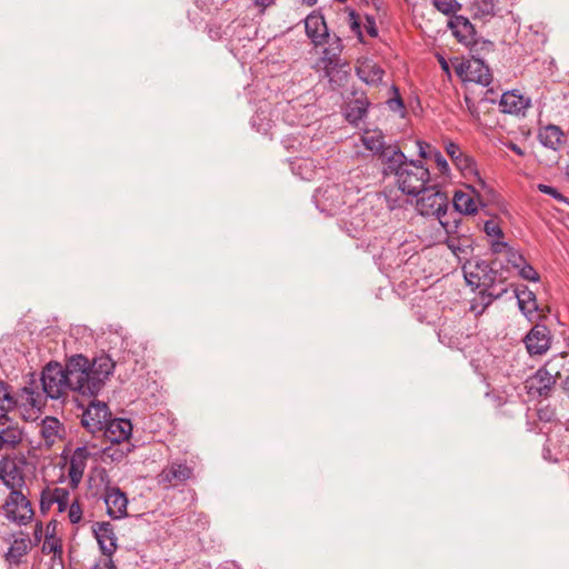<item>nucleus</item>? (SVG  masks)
Wrapping results in <instances>:
<instances>
[{
  "label": "nucleus",
  "mask_w": 569,
  "mask_h": 569,
  "mask_svg": "<svg viewBox=\"0 0 569 569\" xmlns=\"http://www.w3.org/2000/svg\"><path fill=\"white\" fill-rule=\"evenodd\" d=\"M71 381L78 386V393L94 397L112 375L114 361L104 353L92 362L82 355H76L71 357Z\"/></svg>",
  "instance_id": "1"
},
{
  "label": "nucleus",
  "mask_w": 569,
  "mask_h": 569,
  "mask_svg": "<svg viewBox=\"0 0 569 569\" xmlns=\"http://www.w3.org/2000/svg\"><path fill=\"white\" fill-rule=\"evenodd\" d=\"M71 358L66 368L58 362H49L42 370V390L48 398L58 400L64 397L68 389L78 392V386L71 381Z\"/></svg>",
  "instance_id": "2"
},
{
  "label": "nucleus",
  "mask_w": 569,
  "mask_h": 569,
  "mask_svg": "<svg viewBox=\"0 0 569 569\" xmlns=\"http://www.w3.org/2000/svg\"><path fill=\"white\" fill-rule=\"evenodd\" d=\"M416 201L417 211L425 217H435L446 232H452L451 221L447 216L449 206L448 197L445 192L437 190L435 187L425 188Z\"/></svg>",
  "instance_id": "3"
},
{
  "label": "nucleus",
  "mask_w": 569,
  "mask_h": 569,
  "mask_svg": "<svg viewBox=\"0 0 569 569\" xmlns=\"http://www.w3.org/2000/svg\"><path fill=\"white\" fill-rule=\"evenodd\" d=\"M393 176L398 188L409 196L420 194L430 181L429 169L420 160H408Z\"/></svg>",
  "instance_id": "4"
},
{
  "label": "nucleus",
  "mask_w": 569,
  "mask_h": 569,
  "mask_svg": "<svg viewBox=\"0 0 569 569\" xmlns=\"http://www.w3.org/2000/svg\"><path fill=\"white\" fill-rule=\"evenodd\" d=\"M19 401H21L22 406L40 409L44 405V397L32 382L21 388L18 398H14L11 395L10 387L0 380V412H10L17 407Z\"/></svg>",
  "instance_id": "5"
},
{
  "label": "nucleus",
  "mask_w": 569,
  "mask_h": 569,
  "mask_svg": "<svg viewBox=\"0 0 569 569\" xmlns=\"http://www.w3.org/2000/svg\"><path fill=\"white\" fill-rule=\"evenodd\" d=\"M326 47L321 51V57L315 64V69L321 70L325 73V77L329 79V81L333 80V72L341 66V53L343 50V44L341 39L332 34L328 39L325 40Z\"/></svg>",
  "instance_id": "6"
},
{
  "label": "nucleus",
  "mask_w": 569,
  "mask_h": 569,
  "mask_svg": "<svg viewBox=\"0 0 569 569\" xmlns=\"http://www.w3.org/2000/svg\"><path fill=\"white\" fill-rule=\"evenodd\" d=\"M3 510L6 517L18 525H27L34 515L30 501L21 490L10 491L3 505Z\"/></svg>",
  "instance_id": "7"
},
{
  "label": "nucleus",
  "mask_w": 569,
  "mask_h": 569,
  "mask_svg": "<svg viewBox=\"0 0 569 569\" xmlns=\"http://www.w3.org/2000/svg\"><path fill=\"white\" fill-rule=\"evenodd\" d=\"M547 370L546 367L539 368L531 377L525 381L527 393L533 397L549 398L557 382V376Z\"/></svg>",
  "instance_id": "8"
},
{
  "label": "nucleus",
  "mask_w": 569,
  "mask_h": 569,
  "mask_svg": "<svg viewBox=\"0 0 569 569\" xmlns=\"http://www.w3.org/2000/svg\"><path fill=\"white\" fill-rule=\"evenodd\" d=\"M23 439V431L18 421L8 413L0 415V452L17 449Z\"/></svg>",
  "instance_id": "9"
},
{
  "label": "nucleus",
  "mask_w": 569,
  "mask_h": 569,
  "mask_svg": "<svg viewBox=\"0 0 569 569\" xmlns=\"http://www.w3.org/2000/svg\"><path fill=\"white\" fill-rule=\"evenodd\" d=\"M111 412L106 402L91 401L88 408L82 413V426L90 432L103 430L107 422L110 420Z\"/></svg>",
  "instance_id": "10"
},
{
  "label": "nucleus",
  "mask_w": 569,
  "mask_h": 569,
  "mask_svg": "<svg viewBox=\"0 0 569 569\" xmlns=\"http://www.w3.org/2000/svg\"><path fill=\"white\" fill-rule=\"evenodd\" d=\"M0 480L10 491L21 490L24 475L16 458L6 456L0 459Z\"/></svg>",
  "instance_id": "11"
},
{
  "label": "nucleus",
  "mask_w": 569,
  "mask_h": 569,
  "mask_svg": "<svg viewBox=\"0 0 569 569\" xmlns=\"http://www.w3.org/2000/svg\"><path fill=\"white\" fill-rule=\"evenodd\" d=\"M192 477V469L183 462H171L157 476L158 485L163 488L177 487Z\"/></svg>",
  "instance_id": "12"
},
{
  "label": "nucleus",
  "mask_w": 569,
  "mask_h": 569,
  "mask_svg": "<svg viewBox=\"0 0 569 569\" xmlns=\"http://www.w3.org/2000/svg\"><path fill=\"white\" fill-rule=\"evenodd\" d=\"M457 72L469 82H476L487 87L491 82V73L489 68L480 59H471L459 64Z\"/></svg>",
  "instance_id": "13"
},
{
  "label": "nucleus",
  "mask_w": 569,
  "mask_h": 569,
  "mask_svg": "<svg viewBox=\"0 0 569 569\" xmlns=\"http://www.w3.org/2000/svg\"><path fill=\"white\" fill-rule=\"evenodd\" d=\"M467 191L458 190L453 194L455 209L466 216H472L478 212V208L483 206L482 199L473 187H468Z\"/></svg>",
  "instance_id": "14"
},
{
  "label": "nucleus",
  "mask_w": 569,
  "mask_h": 569,
  "mask_svg": "<svg viewBox=\"0 0 569 569\" xmlns=\"http://www.w3.org/2000/svg\"><path fill=\"white\" fill-rule=\"evenodd\" d=\"M91 452L87 447H78L73 450L69 461V482L71 488H77L82 480Z\"/></svg>",
  "instance_id": "15"
},
{
  "label": "nucleus",
  "mask_w": 569,
  "mask_h": 569,
  "mask_svg": "<svg viewBox=\"0 0 569 569\" xmlns=\"http://www.w3.org/2000/svg\"><path fill=\"white\" fill-rule=\"evenodd\" d=\"M103 498L107 512L112 519H121L127 516L128 498L118 487L108 486Z\"/></svg>",
  "instance_id": "16"
},
{
  "label": "nucleus",
  "mask_w": 569,
  "mask_h": 569,
  "mask_svg": "<svg viewBox=\"0 0 569 569\" xmlns=\"http://www.w3.org/2000/svg\"><path fill=\"white\" fill-rule=\"evenodd\" d=\"M39 435L42 441L41 446L50 449L57 442L62 440L64 436V428L57 418L47 416L39 425Z\"/></svg>",
  "instance_id": "17"
},
{
  "label": "nucleus",
  "mask_w": 569,
  "mask_h": 569,
  "mask_svg": "<svg viewBox=\"0 0 569 569\" xmlns=\"http://www.w3.org/2000/svg\"><path fill=\"white\" fill-rule=\"evenodd\" d=\"M525 342L530 355H543L550 348V331L546 326L536 325L526 336Z\"/></svg>",
  "instance_id": "18"
},
{
  "label": "nucleus",
  "mask_w": 569,
  "mask_h": 569,
  "mask_svg": "<svg viewBox=\"0 0 569 569\" xmlns=\"http://www.w3.org/2000/svg\"><path fill=\"white\" fill-rule=\"evenodd\" d=\"M445 149L455 166L461 171L463 176H478L473 159L470 156L463 153L457 143L448 141L445 146Z\"/></svg>",
  "instance_id": "19"
},
{
  "label": "nucleus",
  "mask_w": 569,
  "mask_h": 569,
  "mask_svg": "<svg viewBox=\"0 0 569 569\" xmlns=\"http://www.w3.org/2000/svg\"><path fill=\"white\" fill-rule=\"evenodd\" d=\"M356 73L365 83L378 86L382 81L385 70L373 60L360 58L356 63Z\"/></svg>",
  "instance_id": "20"
},
{
  "label": "nucleus",
  "mask_w": 569,
  "mask_h": 569,
  "mask_svg": "<svg viewBox=\"0 0 569 569\" xmlns=\"http://www.w3.org/2000/svg\"><path fill=\"white\" fill-rule=\"evenodd\" d=\"M132 425L128 419L109 420L103 428V435L110 443L129 442Z\"/></svg>",
  "instance_id": "21"
},
{
  "label": "nucleus",
  "mask_w": 569,
  "mask_h": 569,
  "mask_svg": "<svg viewBox=\"0 0 569 569\" xmlns=\"http://www.w3.org/2000/svg\"><path fill=\"white\" fill-rule=\"evenodd\" d=\"M92 528L102 553L110 557L117 549V537L112 525L109 522H96Z\"/></svg>",
  "instance_id": "22"
},
{
  "label": "nucleus",
  "mask_w": 569,
  "mask_h": 569,
  "mask_svg": "<svg viewBox=\"0 0 569 569\" xmlns=\"http://www.w3.org/2000/svg\"><path fill=\"white\" fill-rule=\"evenodd\" d=\"M306 33L311 39L315 47L323 46L325 40L331 37L328 32L326 21L322 16L311 13L305 20Z\"/></svg>",
  "instance_id": "23"
},
{
  "label": "nucleus",
  "mask_w": 569,
  "mask_h": 569,
  "mask_svg": "<svg viewBox=\"0 0 569 569\" xmlns=\"http://www.w3.org/2000/svg\"><path fill=\"white\" fill-rule=\"evenodd\" d=\"M377 156L385 164L386 174H395L408 161L403 152L396 144H386Z\"/></svg>",
  "instance_id": "24"
},
{
  "label": "nucleus",
  "mask_w": 569,
  "mask_h": 569,
  "mask_svg": "<svg viewBox=\"0 0 569 569\" xmlns=\"http://www.w3.org/2000/svg\"><path fill=\"white\" fill-rule=\"evenodd\" d=\"M538 139L545 147L552 150H559L566 143V136L563 131L556 124L540 127L538 131Z\"/></svg>",
  "instance_id": "25"
},
{
  "label": "nucleus",
  "mask_w": 569,
  "mask_h": 569,
  "mask_svg": "<svg viewBox=\"0 0 569 569\" xmlns=\"http://www.w3.org/2000/svg\"><path fill=\"white\" fill-rule=\"evenodd\" d=\"M463 276L468 286L472 288H479L485 286V279L487 277L488 264L483 261H467L463 267Z\"/></svg>",
  "instance_id": "26"
},
{
  "label": "nucleus",
  "mask_w": 569,
  "mask_h": 569,
  "mask_svg": "<svg viewBox=\"0 0 569 569\" xmlns=\"http://www.w3.org/2000/svg\"><path fill=\"white\" fill-rule=\"evenodd\" d=\"M499 106L505 113L519 114L530 106V100L516 91H508L501 96Z\"/></svg>",
  "instance_id": "27"
},
{
  "label": "nucleus",
  "mask_w": 569,
  "mask_h": 569,
  "mask_svg": "<svg viewBox=\"0 0 569 569\" xmlns=\"http://www.w3.org/2000/svg\"><path fill=\"white\" fill-rule=\"evenodd\" d=\"M515 295L521 312L528 319H531L535 312L538 311L536 295L525 286L521 288H517L515 290Z\"/></svg>",
  "instance_id": "28"
},
{
  "label": "nucleus",
  "mask_w": 569,
  "mask_h": 569,
  "mask_svg": "<svg viewBox=\"0 0 569 569\" xmlns=\"http://www.w3.org/2000/svg\"><path fill=\"white\" fill-rule=\"evenodd\" d=\"M460 220H453L451 222L452 232H446L447 239L446 244L447 247L452 251V253L460 258L461 254H465L467 252V249L470 247V240L467 237H459L457 236V229L459 227Z\"/></svg>",
  "instance_id": "29"
},
{
  "label": "nucleus",
  "mask_w": 569,
  "mask_h": 569,
  "mask_svg": "<svg viewBox=\"0 0 569 569\" xmlns=\"http://www.w3.org/2000/svg\"><path fill=\"white\" fill-rule=\"evenodd\" d=\"M369 102L367 98H356L347 103L345 117L351 124H358L367 116Z\"/></svg>",
  "instance_id": "30"
},
{
  "label": "nucleus",
  "mask_w": 569,
  "mask_h": 569,
  "mask_svg": "<svg viewBox=\"0 0 569 569\" xmlns=\"http://www.w3.org/2000/svg\"><path fill=\"white\" fill-rule=\"evenodd\" d=\"M449 27L460 42H469L471 40L473 26L467 18L462 16H456L450 20Z\"/></svg>",
  "instance_id": "31"
},
{
  "label": "nucleus",
  "mask_w": 569,
  "mask_h": 569,
  "mask_svg": "<svg viewBox=\"0 0 569 569\" xmlns=\"http://www.w3.org/2000/svg\"><path fill=\"white\" fill-rule=\"evenodd\" d=\"M361 141L366 149L375 154H378L387 144L383 133L378 129L366 130L361 136Z\"/></svg>",
  "instance_id": "32"
},
{
  "label": "nucleus",
  "mask_w": 569,
  "mask_h": 569,
  "mask_svg": "<svg viewBox=\"0 0 569 569\" xmlns=\"http://www.w3.org/2000/svg\"><path fill=\"white\" fill-rule=\"evenodd\" d=\"M30 549L29 538H18L11 543L8 552L6 553V560L10 563H20L21 558L28 553Z\"/></svg>",
  "instance_id": "33"
},
{
  "label": "nucleus",
  "mask_w": 569,
  "mask_h": 569,
  "mask_svg": "<svg viewBox=\"0 0 569 569\" xmlns=\"http://www.w3.org/2000/svg\"><path fill=\"white\" fill-rule=\"evenodd\" d=\"M131 451V445L124 443H111V446L102 450V460L111 462H120Z\"/></svg>",
  "instance_id": "34"
},
{
  "label": "nucleus",
  "mask_w": 569,
  "mask_h": 569,
  "mask_svg": "<svg viewBox=\"0 0 569 569\" xmlns=\"http://www.w3.org/2000/svg\"><path fill=\"white\" fill-rule=\"evenodd\" d=\"M472 10L476 17L488 18L496 14V0H473Z\"/></svg>",
  "instance_id": "35"
},
{
  "label": "nucleus",
  "mask_w": 569,
  "mask_h": 569,
  "mask_svg": "<svg viewBox=\"0 0 569 569\" xmlns=\"http://www.w3.org/2000/svg\"><path fill=\"white\" fill-rule=\"evenodd\" d=\"M52 491H53L54 501L58 505V510L60 512H63L64 510H67V508L69 506V498H70L69 490L66 488L54 487V488H52Z\"/></svg>",
  "instance_id": "36"
},
{
  "label": "nucleus",
  "mask_w": 569,
  "mask_h": 569,
  "mask_svg": "<svg viewBox=\"0 0 569 569\" xmlns=\"http://www.w3.org/2000/svg\"><path fill=\"white\" fill-rule=\"evenodd\" d=\"M435 7L445 14L456 13L460 4L456 0H433Z\"/></svg>",
  "instance_id": "37"
},
{
  "label": "nucleus",
  "mask_w": 569,
  "mask_h": 569,
  "mask_svg": "<svg viewBox=\"0 0 569 569\" xmlns=\"http://www.w3.org/2000/svg\"><path fill=\"white\" fill-rule=\"evenodd\" d=\"M483 231L492 239H502L505 233L500 226L495 220H488L485 222Z\"/></svg>",
  "instance_id": "38"
},
{
  "label": "nucleus",
  "mask_w": 569,
  "mask_h": 569,
  "mask_svg": "<svg viewBox=\"0 0 569 569\" xmlns=\"http://www.w3.org/2000/svg\"><path fill=\"white\" fill-rule=\"evenodd\" d=\"M518 273L522 279L528 280V281L536 282L539 280L538 272L535 270V268L531 264L527 263V261H525L523 264L518 268Z\"/></svg>",
  "instance_id": "39"
},
{
  "label": "nucleus",
  "mask_w": 569,
  "mask_h": 569,
  "mask_svg": "<svg viewBox=\"0 0 569 569\" xmlns=\"http://www.w3.org/2000/svg\"><path fill=\"white\" fill-rule=\"evenodd\" d=\"M538 190L542 193L551 196L553 199H556L559 202H563L566 204H569V199L561 194L556 188L548 186V184H538Z\"/></svg>",
  "instance_id": "40"
},
{
  "label": "nucleus",
  "mask_w": 569,
  "mask_h": 569,
  "mask_svg": "<svg viewBox=\"0 0 569 569\" xmlns=\"http://www.w3.org/2000/svg\"><path fill=\"white\" fill-rule=\"evenodd\" d=\"M54 503H56V501L53 498L52 488L47 487L46 489L42 490L41 496H40V509L42 511H47Z\"/></svg>",
  "instance_id": "41"
},
{
  "label": "nucleus",
  "mask_w": 569,
  "mask_h": 569,
  "mask_svg": "<svg viewBox=\"0 0 569 569\" xmlns=\"http://www.w3.org/2000/svg\"><path fill=\"white\" fill-rule=\"evenodd\" d=\"M68 518L71 523H78L82 519V509L78 500L72 501L68 506Z\"/></svg>",
  "instance_id": "42"
},
{
  "label": "nucleus",
  "mask_w": 569,
  "mask_h": 569,
  "mask_svg": "<svg viewBox=\"0 0 569 569\" xmlns=\"http://www.w3.org/2000/svg\"><path fill=\"white\" fill-rule=\"evenodd\" d=\"M506 258H507L508 263H510L516 269H518L520 266H522L523 262L526 261L523 256L518 250H516L513 247H511L507 251Z\"/></svg>",
  "instance_id": "43"
},
{
  "label": "nucleus",
  "mask_w": 569,
  "mask_h": 569,
  "mask_svg": "<svg viewBox=\"0 0 569 569\" xmlns=\"http://www.w3.org/2000/svg\"><path fill=\"white\" fill-rule=\"evenodd\" d=\"M511 248V246L506 242V241H502V239H492L491 242H490V249L492 251V253H503L506 256L507 251Z\"/></svg>",
  "instance_id": "44"
},
{
  "label": "nucleus",
  "mask_w": 569,
  "mask_h": 569,
  "mask_svg": "<svg viewBox=\"0 0 569 569\" xmlns=\"http://www.w3.org/2000/svg\"><path fill=\"white\" fill-rule=\"evenodd\" d=\"M540 421L550 422L556 418V411L550 406L540 407L537 411Z\"/></svg>",
  "instance_id": "45"
},
{
  "label": "nucleus",
  "mask_w": 569,
  "mask_h": 569,
  "mask_svg": "<svg viewBox=\"0 0 569 569\" xmlns=\"http://www.w3.org/2000/svg\"><path fill=\"white\" fill-rule=\"evenodd\" d=\"M505 292H507L506 288H501L499 290H496V288L491 287L486 289L482 293L486 295L489 299L486 302V305L491 303L492 300L500 298Z\"/></svg>",
  "instance_id": "46"
},
{
  "label": "nucleus",
  "mask_w": 569,
  "mask_h": 569,
  "mask_svg": "<svg viewBox=\"0 0 569 569\" xmlns=\"http://www.w3.org/2000/svg\"><path fill=\"white\" fill-rule=\"evenodd\" d=\"M392 90L397 97L388 100L389 108L393 111H400L403 109L402 99L399 97L398 89L396 87H392Z\"/></svg>",
  "instance_id": "47"
},
{
  "label": "nucleus",
  "mask_w": 569,
  "mask_h": 569,
  "mask_svg": "<svg viewBox=\"0 0 569 569\" xmlns=\"http://www.w3.org/2000/svg\"><path fill=\"white\" fill-rule=\"evenodd\" d=\"M465 103H466L467 110H468L469 114L472 117V119L479 120L480 114H479V111H478L476 104L472 102V100L469 97H466Z\"/></svg>",
  "instance_id": "48"
},
{
  "label": "nucleus",
  "mask_w": 569,
  "mask_h": 569,
  "mask_svg": "<svg viewBox=\"0 0 569 569\" xmlns=\"http://www.w3.org/2000/svg\"><path fill=\"white\" fill-rule=\"evenodd\" d=\"M49 550V552H61V546L57 543V541H54L53 538H50V539H46L44 540V543H43V550Z\"/></svg>",
  "instance_id": "49"
},
{
  "label": "nucleus",
  "mask_w": 569,
  "mask_h": 569,
  "mask_svg": "<svg viewBox=\"0 0 569 569\" xmlns=\"http://www.w3.org/2000/svg\"><path fill=\"white\" fill-rule=\"evenodd\" d=\"M92 569H117L110 558L100 559Z\"/></svg>",
  "instance_id": "50"
},
{
  "label": "nucleus",
  "mask_w": 569,
  "mask_h": 569,
  "mask_svg": "<svg viewBox=\"0 0 569 569\" xmlns=\"http://www.w3.org/2000/svg\"><path fill=\"white\" fill-rule=\"evenodd\" d=\"M350 28L353 32L358 33L359 38L361 39L362 38V33L360 31V22L358 21L357 19V16L355 12H351L350 13Z\"/></svg>",
  "instance_id": "51"
},
{
  "label": "nucleus",
  "mask_w": 569,
  "mask_h": 569,
  "mask_svg": "<svg viewBox=\"0 0 569 569\" xmlns=\"http://www.w3.org/2000/svg\"><path fill=\"white\" fill-rule=\"evenodd\" d=\"M367 21H368V27H367V31L368 33L371 36V37H377L378 34V30L375 26V20L372 18H367Z\"/></svg>",
  "instance_id": "52"
},
{
  "label": "nucleus",
  "mask_w": 569,
  "mask_h": 569,
  "mask_svg": "<svg viewBox=\"0 0 569 569\" xmlns=\"http://www.w3.org/2000/svg\"><path fill=\"white\" fill-rule=\"evenodd\" d=\"M507 148H509L510 150H512L515 153H517L518 156L520 157H523L525 156V151L516 143L513 142H508L507 144Z\"/></svg>",
  "instance_id": "53"
},
{
  "label": "nucleus",
  "mask_w": 569,
  "mask_h": 569,
  "mask_svg": "<svg viewBox=\"0 0 569 569\" xmlns=\"http://www.w3.org/2000/svg\"><path fill=\"white\" fill-rule=\"evenodd\" d=\"M436 161H437L438 167L441 170H447L448 169V163H447L446 159L440 153H438L436 156Z\"/></svg>",
  "instance_id": "54"
},
{
  "label": "nucleus",
  "mask_w": 569,
  "mask_h": 569,
  "mask_svg": "<svg viewBox=\"0 0 569 569\" xmlns=\"http://www.w3.org/2000/svg\"><path fill=\"white\" fill-rule=\"evenodd\" d=\"M273 0H254L256 4L259 7H268L270 3H272Z\"/></svg>",
  "instance_id": "55"
},
{
  "label": "nucleus",
  "mask_w": 569,
  "mask_h": 569,
  "mask_svg": "<svg viewBox=\"0 0 569 569\" xmlns=\"http://www.w3.org/2000/svg\"><path fill=\"white\" fill-rule=\"evenodd\" d=\"M562 389L565 393L569 397V376L562 381Z\"/></svg>",
  "instance_id": "56"
},
{
  "label": "nucleus",
  "mask_w": 569,
  "mask_h": 569,
  "mask_svg": "<svg viewBox=\"0 0 569 569\" xmlns=\"http://www.w3.org/2000/svg\"><path fill=\"white\" fill-rule=\"evenodd\" d=\"M308 6H313L317 0H303Z\"/></svg>",
  "instance_id": "57"
},
{
  "label": "nucleus",
  "mask_w": 569,
  "mask_h": 569,
  "mask_svg": "<svg viewBox=\"0 0 569 569\" xmlns=\"http://www.w3.org/2000/svg\"><path fill=\"white\" fill-rule=\"evenodd\" d=\"M441 64H442V68L448 71V69H449L448 64L443 59L441 60Z\"/></svg>",
  "instance_id": "58"
},
{
  "label": "nucleus",
  "mask_w": 569,
  "mask_h": 569,
  "mask_svg": "<svg viewBox=\"0 0 569 569\" xmlns=\"http://www.w3.org/2000/svg\"><path fill=\"white\" fill-rule=\"evenodd\" d=\"M566 176H567V179L569 180V164L566 168Z\"/></svg>",
  "instance_id": "59"
},
{
  "label": "nucleus",
  "mask_w": 569,
  "mask_h": 569,
  "mask_svg": "<svg viewBox=\"0 0 569 569\" xmlns=\"http://www.w3.org/2000/svg\"><path fill=\"white\" fill-rule=\"evenodd\" d=\"M420 154L423 156V150H422V147L420 146Z\"/></svg>",
  "instance_id": "60"
},
{
  "label": "nucleus",
  "mask_w": 569,
  "mask_h": 569,
  "mask_svg": "<svg viewBox=\"0 0 569 569\" xmlns=\"http://www.w3.org/2000/svg\"><path fill=\"white\" fill-rule=\"evenodd\" d=\"M567 346H568V348H569V338H568V342H567Z\"/></svg>",
  "instance_id": "61"
}]
</instances>
